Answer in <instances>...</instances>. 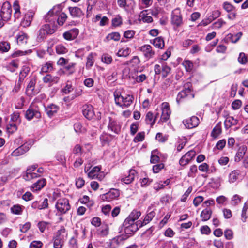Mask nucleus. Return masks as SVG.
<instances>
[{"instance_id": "1", "label": "nucleus", "mask_w": 248, "mask_h": 248, "mask_svg": "<svg viewBox=\"0 0 248 248\" xmlns=\"http://www.w3.org/2000/svg\"><path fill=\"white\" fill-rule=\"evenodd\" d=\"M141 215L140 211L133 210L128 217L125 220L124 223L126 226L125 232L128 233L132 232V233L138 230L137 225H135L134 221L137 219Z\"/></svg>"}, {"instance_id": "2", "label": "nucleus", "mask_w": 248, "mask_h": 248, "mask_svg": "<svg viewBox=\"0 0 248 248\" xmlns=\"http://www.w3.org/2000/svg\"><path fill=\"white\" fill-rule=\"evenodd\" d=\"M114 95L115 103L122 108L128 107L134 99L132 95H126V96L124 97L119 93H114Z\"/></svg>"}, {"instance_id": "3", "label": "nucleus", "mask_w": 248, "mask_h": 248, "mask_svg": "<svg viewBox=\"0 0 248 248\" xmlns=\"http://www.w3.org/2000/svg\"><path fill=\"white\" fill-rule=\"evenodd\" d=\"M55 206L58 212L61 215L67 213L71 209L69 200L66 198L59 199Z\"/></svg>"}, {"instance_id": "4", "label": "nucleus", "mask_w": 248, "mask_h": 248, "mask_svg": "<svg viewBox=\"0 0 248 248\" xmlns=\"http://www.w3.org/2000/svg\"><path fill=\"white\" fill-rule=\"evenodd\" d=\"M61 11L60 6L57 5L54 6L50 9L47 13L44 16V18L46 22L54 23L57 19V16Z\"/></svg>"}, {"instance_id": "5", "label": "nucleus", "mask_w": 248, "mask_h": 248, "mask_svg": "<svg viewBox=\"0 0 248 248\" xmlns=\"http://www.w3.org/2000/svg\"><path fill=\"white\" fill-rule=\"evenodd\" d=\"M64 72L62 70H59L57 72V76H52L51 74H47L46 76L43 77V81L45 83L48 84L49 86H52L54 83H57L59 82L60 77L59 76H61L63 74Z\"/></svg>"}, {"instance_id": "6", "label": "nucleus", "mask_w": 248, "mask_h": 248, "mask_svg": "<svg viewBox=\"0 0 248 248\" xmlns=\"http://www.w3.org/2000/svg\"><path fill=\"white\" fill-rule=\"evenodd\" d=\"M12 11L10 3L8 1L4 2L1 7L0 16H1L5 21H8L11 18Z\"/></svg>"}, {"instance_id": "7", "label": "nucleus", "mask_w": 248, "mask_h": 248, "mask_svg": "<svg viewBox=\"0 0 248 248\" xmlns=\"http://www.w3.org/2000/svg\"><path fill=\"white\" fill-rule=\"evenodd\" d=\"M53 32V29L51 28L49 24H45L39 30L37 39L38 40L42 41L46 38L47 35L52 34Z\"/></svg>"}, {"instance_id": "8", "label": "nucleus", "mask_w": 248, "mask_h": 248, "mask_svg": "<svg viewBox=\"0 0 248 248\" xmlns=\"http://www.w3.org/2000/svg\"><path fill=\"white\" fill-rule=\"evenodd\" d=\"M182 17L179 9L177 8L172 11L171 14V24L176 27L182 24Z\"/></svg>"}, {"instance_id": "9", "label": "nucleus", "mask_w": 248, "mask_h": 248, "mask_svg": "<svg viewBox=\"0 0 248 248\" xmlns=\"http://www.w3.org/2000/svg\"><path fill=\"white\" fill-rule=\"evenodd\" d=\"M25 117L28 120H31L34 117L39 118L41 117V113L33 105H31L26 111Z\"/></svg>"}, {"instance_id": "10", "label": "nucleus", "mask_w": 248, "mask_h": 248, "mask_svg": "<svg viewBox=\"0 0 248 248\" xmlns=\"http://www.w3.org/2000/svg\"><path fill=\"white\" fill-rule=\"evenodd\" d=\"M161 108L162 114L160 121L162 122H166L169 120L171 113L169 103L167 102L162 103L161 105Z\"/></svg>"}, {"instance_id": "11", "label": "nucleus", "mask_w": 248, "mask_h": 248, "mask_svg": "<svg viewBox=\"0 0 248 248\" xmlns=\"http://www.w3.org/2000/svg\"><path fill=\"white\" fill-rule=\"evenodd\" d=\"M30 143L28 144L27 143H26L25 144L20 146L18 148H16V150H15L11 154V155L12 156H18L20 155H23L26 152H27L29 150L30 147L31 146L32 144V141L30 140Z\"/></svg>"}, {"instance_id": "12", "label": "nucleus", "mask_w": 248, "mask_h": 248, "mask_svg": "<svg viewBox=\"0 0 248 248\" xmlns=\"http://www.w3.org/2000/svg\"><path fill=\"white\" fill-rule=\"evenodd\" d=\"M108 129L116 134L119 133L121 129V126L119 122H117L116 120L110 117L108 118Z\"/></svg>"}, {"instance_id": "13", "label": "nucleus", "mask_w": 248, "mask_h": 248, "mask_svg": "<svg viewBox=\"0 0 248 248\" xmlns=\"http://www.w3.org/2000/svg\"><path fill=\"white\" fill-rule=\"evenodd\" d=\"M140 50L143 53L145 58L148 60L153 58L155 52L150 45H144L140 47Z\"/></svg>"}, {"instance_id": "14", "label": "nucleus", "mask_w": 248, "mask_h": 248, "mask_svg": "<svg viewBox=\"0 0 248 248\" xmlns=\"http://www.w3.org/2000/svg\"><path fill=\"white\" fill-rule=\"evenodd\" d=\"M196 152L194 150H190L185 154L180 159L179 164L181 166H185L192 160L196 155Z\"/></svg>"}, {"instance_id": "15", "label": "nucleus", "mask_w": 248, "mask_h": 248, "mask_svg": "<svg viewBox=\"0 0 248 248\" xmlns=\"http://www.w3.org/2000/svg\"><path fill=\"white\" fill-rule=\"evenodd\" d=\"M120 195L119 191L117 189H112L108 192L101 195L103 200L110 201L117 198Z\"/></svg>"}, {"instance_id": "16", "label": "nucleus", "mask_w": 248, "mask_h": 248, "mask_svg": "<svg viewBox=\"0 0 248 248\" xmlns=\"http://www.w3.org/2000/svg\"><path fill=\"white\" fill-rule=\"evenodd\" d=\"M183 124L186 127L191 129L196 127L199 124V120L196 116H192L183 121Z\"/></svg>"}, {"instance_id": "17", "label": "nucleus", "mask_w": 248, "mask_h": 248, "mask_svg": "<svg viewBox=\"0 0 248 248\" xmlns=\"http://www.w3.org/2000/svg\"><path fill=\"white\" fill-rule=\"evenodd\" d=\"M34 15V13L33 11H28L25 14L24 18L21 22V25L24 27L29 26L32 21Z\"/></svg>"}, {"instance_id": "18", "label": "nucleus", "mask_w": 248, "mask_h": 248, "mask_svg": "<svg viewBox=\"0 0 248 248\" xmlns=\"http://www.w3.org/2000/svg\"><path fill=\"white\" fill-rule=\"evenodd\" d=\"M83 114L88 119L91 120L94 117V111L93 107L91 105L84 106Z\"/></svg>"}, {"instance_id": "19", "label": "nucleus", "mask_w": 248, "mask_h": 248, "mask_svg": "<svg viewBox=\"0 0 248 248\" xmlns=\"http://www.w3.org/2000/svg\"><path fill=\"white\" fill-rule=\"evenodd\" d=\"M136 174V171L134 169H131L129 171L128 175L122 177L121 181L126 184H129L134 180Z\"/></svg>"}, {"instance_id": "20", "label": "nucleus", "mask_w": 248, "mask_h": 248, "mask_svg": "<svg viewBox=\"0 0 248 248\" xmlns=\"http://www.w3.org/2000/svg\"><path fill=\"white\" fill-rule=\"evenodd\" d=\"M65 229L63 228L58 231L57 235L54 239V248H61L63 244V241L61 238L60 234L62 232H64Z\"/></svg>"}, {"instance_id": "21", "label": "nucleus", "mask_w": 248, "mask_h": 248, "mask_svg": "<svg viewBox=\"0 0 248 248\" xmlns=\"http://www.w3.org/2000/svg\"><path fill=\"white\" fill-rule=\"evenodd\" d=\"M46 184V180L45 178L40 179L31 186V189L33 191L40 190Z\"/></svg>"}, {"instance_id": "22", "label": "nucleus", "mask_w": 248, "mask_h": 248, "mask_svg": "<svg viewBox=\"0 0 248 248\" xmlns=\"http://www.w3.org/2000/svg\"><path fill=\"white\" fill-rule=\"evenodd\" d=\"M148 10H144L140 12L139 15V20L145 23H151L153 21L152 17L148 13Z\"/></svg>"}, {"instance_id": "23", "label": "nucleus", "mask_w": 248, "mask_h": 248, "mask_svg": "<svg viewBox=\"0 0 248 248\" xmlns=\"http://www.w3.org/2000/svg\"><path fill=\"white\" fill-rule=\"evenodd\" d=\"M151 210V207H149L147 211V214L144 217V220L142 222H141V224L140 225V227H142L144 225H146L149 222H150L153 218L155 216V213L154 211H150Z\"/></svg>"}, {"instance_id": "24", "label": "nucleus", "mask_w": 248, "mask_h": 248, "mask_svg": "<svg viewBox=\"0 0 248 248\" xmlns=\"http://www.w3.org/2000/svg\"><path fill=\"white\" fill-rule=\"evenodd\" d=\"M59 108L58 106L52 104L48 105L46 108V112L49 117H51L57 112Z\"/></svg>"}, {"instance_id": "25", "label": "nucleus", "mask_w": 248, "mask_h": 248, "mask_svg": "<svg viewBox=\"0 0 248 248\" xmlns=\"http://www.w3.org/2000/svg\"><path fill=\"white\" fill-rule=\"evenodd\" d=\"M68 9L73 17H80L84 15L83 11L78 7H69Z\"/></svg>"}, {"instance_id": "26", "label": "nucleus", "mask_w": 248, "mask_h": 248, "mask_svg": "<svg viewBox=\"0 0 248 248\" xmlns=\"http://www.w3.org/2000/svg\"><path fill=\"white\" fill-rule=\"evenodd\" d=\"M247 150V148L245 145H242L239 147L234 158L235 162H239L241 160L244 156Z\"/></svg>"}, {"instance_id": "27", "label": "nucleus", "mask_w": 248, "mask_h": 248, "mask_svg": "<svg viewBox=\"0 0 248 248\" xmlns=\"http://www.w3.org/2000/svg\"><path fill=\"white\" fill-rule=\"evenodd\" d=\"M240 175V171L238 170H235L231 171L228 177V181L230 183H233L239 178Z\"/></svg>"}, {"instance_id": "28", "label": "nucleus", "mask_w": 248, "mask_h": 248, "mask_svg": "<svg viewBox=\"0 0 248 248\" xmlns=\"http://www.w3.org/2000/svg\"><path fill=\"white\" fill-rule=\"evenodd\" d=\"M39 176V175L37 173L32 171L31 168H28L26 170L25 174L23 175V178L26 181H31Z\"/></svg>"}, {"instance_id": "29", "label": "nucleus", "mask_w": 248, "mask_h": 248, "mask_svg": "<svg viewBox=\"0 0 248 248\" xmlns=\"http://www.w3.org/2000/svg\"><path fill=\"white\" fill-rule=\"evenodd\" d=\"M238 123V120L232 116H228L224 121L225 127L228 129L232 126L235 125Z\"/></svg>"}, {"instance_id": "30", "label": "nucleus", "mask_w": 248, "mask_h": 248, "mask_svg": "<svg viewBox=\"0 0 248 248\" xmlns=\"http://www.w3.org/2000/svg\"><path fill=\"white\" fill-rule=\"evenodd\" d=\"M158 113H157L155 116H154L152 112H148L145 117V121L146 124H150L152 126L155 122L156 119L158 117Z\"/></svg>"}, {"instance_id": "31", "label": "nucleus", "mask_w": 248, "mask_h": 248, "mask_svg": "<svg viewBox=\"0 0 248 248\" xmlns=\"http://www.w3.org/2000/svg\"><path fill=\"white\" fill-rule=\"evenodd\" d=\"M78 34V31L76 29L75 30H70L64 32L63 36L65 39L67 40H72L74 39Z\"/></svg>"}, {"instance_id": "32", "label": "nucleus", "mask_w": 248, "mask_h": 248, "mask_svg": "<svg viewBox=\"0 0 248 248\" xmlns=\"http://www.w3.org/2000/svg\"><path fill=\"white\" fill-rule=\"evenodd\" d=\"M53 70V63L48 61L43 64L40 71V73H46L52 71Z\"/></svg>"}, {"instance_id": "33", "label": "nucleus", "mask_w": 248, "mask_h": 248, "mask_svg": "<svg viewBox=\"0 0 248 248\" xmlns=\"http://www.w3.org/2000/svg\"><path fill=\"white\" fill-rule=\"evenodd\" d=\"M243 35L242 32H239L236 34L229 33L227 35V39L233 43L237 42Z\"/></svg>"}, {"instance_id": "34", "label": "nucleus", "mask_w": 248, "mask_h": 248, "mask_svg": "<svg viewBox=\"0 0 248 248\" xmlns=\"http://www.w3.org/2000/svg\"><path fill=\"white\" fill-rule=\"evenodd\" d=\"M36 82V79L34 78H31L26 88V93L29 95L33 94Z\"/></svg>"}, {"instance_id": "35", "label": "nucleus", "mask_w": 248, "mask_h": 248, "mask_svg": "<svg viewBox=\"0 0 248 248\" xmlns=\"http://www.w3.org/2000/svg\"><path fill=\"white\" fill-rule=\"evenodd\" d=\"M212 212L210 208H206L203 210L201 214V217L203 221H206L209 220L211 216Z\"/></svg>"}, {"instance_id": "36", "label": "nucleus", "mask_w": 248, "mask_h": 248, "mask_svg": "<svg viewBox=\"0 0 248 248\" xmlns=\"http://www.w3.org/2000/svg\"><path fill=\"white\" fill-rule=\"evenodd\" d=\"M121 35L118 32H114L109 33L106 36L105 41H109L110 40H114L115 41H118L120 40Z\"/></svg>"}, {"instance_id": "37", "label": "nucleus", "mask_w": 248, "mask_h": 248, "mask_svg": "<svg viewBox=\"0 0 248 248\" xmlns=\"http://www.w3.org/2000/svg\"><path fill=\"white\" fill-rule=\"evenodd\" d=\"M152 43L156 48L162 49L164 47V41L162 37H158L154 39Z\"/></svg>"}, {"instance_id": "38", "label": "nucleus", "mask_w": 248, "mask_h": 248, "mask_svg": "<svg viewBox=\"0 0 248 248\" xmlns=\"http://www.w3.org/2000/svg\"><path fill=\"white\" fill-rule=\"evenodd\" d=\"M221 123L219 122L217 123L215 127L213 128L211 135L212 137L216 138L221 133Z\"/></svg>"}, {"instance_id": "39", "label": "nucleus", "mask_w": 248, "mask_h": 248, "mask_svg": "<svg viewBox=\"0 0 248 248\" xmlns=\"http://www.w3.org/2000/svg\"><path fill=\"white\" fill-rule=\"evenodd\" d=\"M248 217V201H247L244 204L242 209L241 217L242 220L245 222Z\"/></svg>"}, {"instance_id": "40", "label": "nucleus", "mask_w": 248, "mask_h": 248, "mask_svg": "<svg viewBox=\"0 0 248 248\" xmlns=\"http://www.w3.org/2000/svg\"><path fill=\"white\" fill-rule=\"evenodd\" d=\"M23 206L19 204H16L11 208V211L14 214L21 215L23 212Z\"/></svg>"}, {"instance_id": "41", "label": "nucleus", "mask_w": 248, "mask_h": 248, "mask_svg": "<svg viewBox=\"0 0 248 248\" xmlns=\"http://www.w3.org/2000/svg\"><path fill=\"white\" fill-rule=\"evenodd\" d=\"M171 68L168 66L166 63L162 64L161 74L163 78H165L170 72Z\"/></svg>"}, {"instance_id": "42", "label": "nucleus", "mask_w": 248, "mask_h": 248, "mask_svg": "<svg viewBox=\"0 0 248 248\" xmlns=\"http://www.w3.org/2000/svg\"><path fill=\"white\" fill-rule=\"evenodd\" d=\"M101 167L95 166L93 167L92 170L88 172V176L92 179L95 178V177L98 175L97 173L100 170Z\"/></svg>"}, {"instance_id": "43", "label": "nucleus", "mask_w": 248, "mask_h": 248, "mask_svg": "<svg viewBox=\"0 0 248 248\" xmlns=\"http://www.w3.org/2000/svg\"><path fill=\"white\" fill-rule=\"evenodd\" d=\"M13 8L15 10L14 16L16 18H19L20 16V6L19 2L17 0L14 1Z\"/></svg>"}, {"instance_id": "44", "label": "nucleus", "mask_w": 248, "mask_h": 248, "mask_svg": "<svg viewBox=\"0 0 248 248\" xmlns=\"http://www.w3.org/2000/svg\"><path fill=\"white\" fill-rule=\"evenodd\" d=\"M56 159L63 166H65L66 164V158L64 153L60 152L57 153L56 156Z\"/></svg>"}, {"instance_id": "45", "label": "nucleus", "mask_w": 248, "mask_h": 248, "mask_svg": "<svg viewBox=\"0 0 248 248\" xmlns=\"http://www.w3.org/2000/svg\"><path fill=\"white\" fill-rule=\"evenodd\" d=\"M55 50L58 54H64L68 52V49L62 44L56 45Z\"/></svg>"}, {"instance_id": "46", "label": "nucleus", "mask_w": 248, "mask_h": 248, "mask_svg": "<svg viewBox=\"0 0 248 248\" xmlns=\"http://www.w3.org/2000/svg\"><path fill=\"white\" fill-rule=\"evenodd\" d=\"M10 49V44L9 42L3 41L0 42V51L7 52Z\"/></svg>"}, {"instance_id": "47", "label": "nucleus", "mask_w": 248, "mask_h": 248, "mask_svg": "<svg viewBox=\"0 0 248 248\" xmlns=\"http://www.w3.org/2000/svg\"><path fill=\"white\" fill-rule=\"evenodd\" d=\"M17 43L19 45L26 44L27 42V36L25 34L22 33L17 37Z\"/></svg>"}, {"instance_id": "48", "label": "nucleus", "mask_w": 248, "mask_h": 248, "mask_svg": "<svg viewBox=\"0 0 248 248\" xmlns=\"http://www.w3.org/2000/svg\"><path fill=\"white\" fill-rule=\"evenodd\" d=\"M67 18V15L64 13H62L57 16V19L56 20L59 25H62Z\"/></svg>"}, {"instance_id": "49", "label": "nucleus", "mask_w": 248, "mask_h": 248, "mask_svg": "<svg viewBox=\"0 0 248 248\" xmlns=\"http://www.w3.org/2000/svg\"><path fill=\"white\" fill-rule=\"evenodd\" d=\"M187 72H191L193 68V62L189 60H185L182 63Z\"/></svg>"}, {"instance_id": "50", "label": "nucleus", "mask_w": 248, "mask_h": 248, "mask_svg": "<svg viewBox=\"0 0 248 248\" xmlns=\"http://www.w3.org/2000/svg\"><path fill=\"white\" fill-rule=\"evenodd\" d=\"M190 92V89L189 88L179 92L177 95V101L179 102L181 98L186 97L188 95L187 93H189Z\"/></svg>"}, {"instance_id": "51", "label": "nucleus", "mask_w": 248, "mask_h": 248, "mask_svg": "<svg viewBox=\"0 0 248 248\" xmlns=\"http://www.w3.org/2000/svg\"><path fill=\"white\" fill-rule=\"evenodd\" d=\"M102 62L107 64H109L111 63L112 58L110 55L108 54H103L101 57Z\"/></svg>"}, {"instance_id": "52", "label": "nucleus", "mask_w": 248, "mask_h": 248, "mask_svg": "<svg viewBox=\"0 0 248 248\" xmlns=\"http://www.w3.org/2000/svg\"><path fill=\"white\" fill-rule=\"evenodd\" d=\"M242 197L237 194L233 195L231 200V204L233 206H236L240 203Z\"/></svg>"}, {"instance_id": "53", "label": "nucleus", "mask_w": 248, "mask_h": 248, "mask_svg": "<svg viewBox=\"0 0 248 248\" xmlns=\"http://www.w3.org/2000/svg\"><path fill=\"white\" fill-rule=\"evenodd\" d=\"M94 63V54L91 53L87 58L86 67L90 68Z\"/></svg>"}, {"instance_id": "54", "label": "nucleus", "mask_w": 248, "mask_h": 248, "mask_svg": "<svg viewBox=\"0 0 248 248\" xmlns=\"http://www.w3.org/2000/svg\"><path fill=\"white\" fill-rule=\"evenodd\" d=\"M17 129V125L14 122H10L7 126V130L9 133H14Z\"/></svg>"}, {"instance_id": "55", "label": "nucleus", "mask_w": 248, "mask_h": 248, "mask_svg": "<svg viewBox=\"0 0 248 248\" xmlns=\"http://www.w3.org/2000/svg\"><path fill=\"white\" fill-rule=\"evenodd\" d=\"M130 50L129 48L120 49L117 53L118 57H126L130 54Z\"/></svg>"}, {"instance_id": "56", "label": "nucleus", "mask_w": 248, "mask_h": 248, "mask_svg": "<svg viewBox=\"0 0 248 248\" xmlns=\"http://www.w3.org/2000/svg\"><path fill=\"white\" fill-rule=\"evenodd\" d=\"M223 8L227 13L232 12V11H234V10L235 9V7L228 2H225L223 3Z\"/></svg>"}, {"instance_id": "57", "label": "nucleus", "mask_w": 248, "mask_h": 248, "mask_svg": "<svg viewBox=\"0 0 248 248\" xmlns=\"http://www.w3.org/2000/svg\"><path fill=\"white\" fill-rule=\"evenodd\" d=\"M49 223L45 222V221H41L39 222L38 223V227L39 229V230L42 232H43L46 229H48L49 226Z\"/></svg>"}, {"instance_id": "58", "label": "nucleus", "mask_w": 248, "mask_h": 248, "mask_svg": "<svg viewBox=\"0 0 248 248\" xmlns=\"http://www.w3.org/2000/svg\"><path fill=\"white\" fill-rule=\"evenodd\" d=\"M186 142L185 140H178L176 145V149L177 152H180L182 149L186 145Z\"/></svg>"}, {"instance_id": "59", "label": "nucleus", "mask_w": 248, "mask_h": 248, "mask_svg": "<svg viewBox=\"0 0 248 248\" xmlns=\"http://www.w3.org/2000/svg\"><path fill=\"white\" fill-rule=\"evenodd\" d=\"M226 22L223 20L222 18L218 19V20L215 22L213 26L215 29H219L221 28L223 25H225Z\"/></svg>"}, {"instance_id": "60", "label": "nucleus", "mask_w": 248, "mask_h": 248, "mask_svg": "<svg viewBox=\"0 0 248 248\" xmlns=\"http://www.w3.org/2000/svg\"><path fill=\"white\" fill-rule=\"evenodd\" d=\"M122 24V19L121 17L117 16L112 19V25L114 27H118Z\"/></svg>"}, {"instance_id": "61", "label": "nucleus", "mask_w": 248, "mask_h": 248, "mask_svg": "<svg viewBox=\"0 0 248 248\" xmlns=\"http://www.w3.org/2000/svg\"><path fill=\"white\" fill-rule=\"evenodd\" d=\"M238 61L242 64H244L247 62V58L244 53L242 52L239 54Z\"/></svg>"}, {"instance_id": "62", "label": "nucleus", "mask_w": 248, "mask_h": 248, "mask_svg": "<svg viewBox=\"0 0 248 248\" xmlns=\"http://www.w3.org/2000/svg\"><path fill=\"white\" fill-rule=\"evenodd\" d=\"M144 132H140L137 134L136 136L134 139V141L135 142H138L139 141H141L144 139Z\"/></svg>"}, {"instance_id": "63", "label": "nucleus", "mask_w": 248, "mask_h": 248, "mask_svg": "<svg viewBox=\"0 0 248 248\" xmlns=\"http://www.w3.org/2000/svg\"><path fill=\"white\" fill-rule=\"evenodd\" d=\"M192 187L190 186L188 188L185 193L182 195L181 201L182 202H185L187 199V197L189 196L190 193L192 192Z\"/></svg>"}, {"instance_id": "64", "label": "nucleus", "mask_w": 248, "mask_h": 248, "mask_svg": "<svg viewBox=\"0 0 248 248\" xmlns=\"http://www.w3.org/2000/svg\"><path fill=\"white\" fill-rule=\"evenodd\" d=\"M42 246V243L39 241H34L30 244L31 248H41Z\"/></svg>"}]
</instances>
